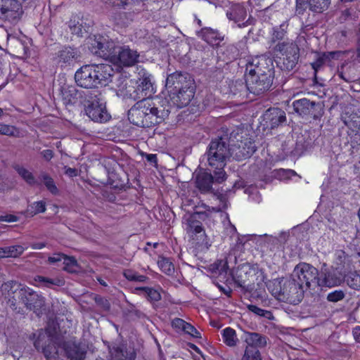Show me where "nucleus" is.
<instances>
[{
    "instance_id": "1",
    "label": "nucleus",
    "mask_w": 360,
    "mask_h": 360,
    "mask_svg": "<svg viewBox=\"0 0 360 360\" xmlns=\"http://www.w3.org/2000/svg\"><path fill=\"white\" fill-rule=\"evenodd\" d=\"M169 105L160 104L158 98L139 101L128 112L129 120L134 125L150 127L162 122L170 112Z\"/></svg>"
},
{
    "instance_id": "2",
    "label": "nucleus",
    "mask_w": 360,
    "mask_h": 360,
    "mask_svg": "<svg viewBox=\"0 0 360 360\" xmlns=\"http://www.w3.org/2000/svg\"><path fill=\"white\" fill-rule=\"evenodd\" d=\"M165 89L168 94L169 106L181 108L193 98L195 85L193 78L188 73L174 72L167 75Z\"/></svg>"
},
{
    "instance_id": "3",
    "label": "nucleus",
    "mask_w": 360,
    "mask_h": 360,
    "mask_svg": "<svg viewBox=\"0 0 360 360\" xmlns=\"http://www.w3.org/2000/svg\"><path fill=\"white\" fill-rule=\"evenodd\" d=\"M267 59L264 56H255L248 60L245 70V84L248 91L260 94L269 89L273 79L266 66Z\"/></svg>"
},
{
    "instance_id": "4",
    "label": "nucleus",
    "mask_w": 360,
    "mask_h": 360,
    "mask_svg": "<svg viewBox=\"0 0 360 360\" xmlns=\"http://www.w3.org/2000/svg\"><path fill=\"white\" fill-rule=\"evenodd\" d=\"M202 210L195 211L193 214H186L183 217V225L184 230L189 238V240L196 247L200 250H207L210 246V240L205 234V231L202 226V222L198 219H202V217L207 212H219V208L211 207L205 203L201 204Z\"/></svg>"
},
{
    "instance_id": "5",
    "label": "nucleus",
    "mask_w": 360,
    "mask_h": 360,
    "mask_svg": "<svg viewBox=\"0 0 360 360\" xmlns=\"http://www.w3.org/2000/svg\"><path fill=\"white\" fill-rule=\"evenodd\" d=\"M268 289L278 300L292 304L301 302L304 292L303 285L300 284L294 277L285 281L274 280L268 284Z\"/></svg>"
},
{
    "instance_id": "6",
    "label": "nucleus",
    "mask_w": 360,
    "mask_h": 360,
    "mask_svg": "<svg viewBox=\"0 0 360 360\" xmlns=\"http://www.w3.org/2000/svg\"><path fill=\"white\" fill-rule=\"evenodd\" d=\"M232 153L231 149L222 140L217 139L212 141L207 151V161L209 165L214 168V179L218 183H221L226 180V173L224 167L226 165V159Z\"/></svg>"
},
{
    "instance_id": "7",
    "label": "nucleus",
    "mask_w": 360,
    "mask_h": 360,
    "mask_svg": "<svg viewBox=\"0 0 360 360\" xmlns=\"http://www.w3.org/2000/svg\"><path fill=\"white\" fill-rule=\"evenodd\" d=\"M84 107L86 115L94 122H105L110 118L106 109V102L101 93L87 95Z\"/></svg>"
},
{
    "instance_id": "8",
    "label": "nucleus",
    "mask_w": 360,
    "mask_h": 360,
    "mask_svg": "<svg viewBox=\"0 0 360 360\" xmlns=\"http://www.w3.org/2000/svg\"><path fill=\"white\" fill-rule=\"evenodd\" d=\"M294 277L300 284H302L304 289L315 288L319 287V274L315 267L307 263H300L292 272Z\"/></svg>"
},
{
    "instance_id": "9",
    "label": "nucleus",
    "mask_w": 360,
    "mask_h": 360,
    "mask_svg": "<svg viewBox=\"0 0 360 360\" xmlns=\"http://www.w3.org/2000/svg\"><path fill=\"white\" fill-rule=\"evenodd\" d=\"M34 345L37 349H41L47 360H58V347L50 331L39 330Z\"/></svg>"
},
{
    "instance_id": "10",
    "label": "nucleus",
    "mask_w": 360,
    "mask_h": 360,
    "mask_svg": "<svg viewBox=\"0 0 360 360\" xmlns=\"http://www.w3.org/2000/svg\"><path fill=\"white\" fill-rule=\"evenodd\" d=\"M276 50L280 52L282 58V68L286 70H292L299 58V48L297 45L292 41H284L279 43L276 46Z\"/></svg>"
},
{
    "instance_id": "11",
    "label": "nucleus",
    "mask_w": 360,
    "mask_h": 360,
    "mask_svg": "<svg viewBox=\"0 0 360 360\" xmlns=\"http://www.w3.org/2000/svg\"><path fill=\"white\" fill-rule=\"evenodd\" d=\"M110 60L117 66H132L139 62V55L136 51L128 46L113 47L109 53Z\"/></svg>"
},
{
    "instance_id": "12",
    "label": "nucleus",
    "mask_w": 360,
    "mask_h": 360,
    "mask_svg": "<svg viewBox=\"0 0 360 360\" xmlns=\"http://www.w3.org/2000/svg\"><path fill=\"white\" fill-rule=\"evenodd\" d=\"M138 84L137 88L134 89V99H146L155 93L152 82V76L143 68H137Z\"/></svg>"
},
{
    "instance_id": "13",
    "label": "nucleus",
    "mask_w": 360,
    "mask_h": 360,
    "mask_svg": "<svg viewBox=\"0 0 360 360\" xmlns=\"http://www.w3.org/2000/svg\"><path fill=\"white\" fill-rule=\"evenodd\" d=\"M96 71L94 64L84 65L78 69L75 74V79L77 84L86 89L96 88L95 79ZM98 73V71H97Z\"/></svg>"
},
{
    "instance_id": "14",
    "label": "nucleus",
    "mask_w": 360,
    "mask_h": 360,
    "mask_svg": "<svg viewBox=\"0 0 360 360\" xmlns=\"http://www.w3.org/2000/svg\"><path fill=\"white\" fill-rule=\"evenodd\" d=\"M12 293L20 297L22 302L30 309L40 308L44 303V298L29 288H15Z\"/></svg>"
},
{
    "instance_id": "15",
    "label": "nucleus",
    "mask_w": 360,
    "mask_h": 360,
    "mask_svg": "<svg viewBox=\"0 0 360 360\" xmlns=\"http://www.w3.org/2000/svg\"><path fill=\"white\" fill-rule=\"evenodd\" d=\"M1 15L9 21L18 20L22 13V6L16 0H1Z\"/></svg>"
},
{
    "instance_id": "16",
    "label": "nucleus",
    "mask_w": 360,
    "mask_h": 360,
    "mask_svg": "<svg viewBox=\"0 0 360 360\" xmlns=\"http://www.w3.org/2000/svg\"><path fill=\"white\" fill-rule=\"evenodd\" d=\"M89 49L94 54L101 56L109 57V53H111L112 43H105V39L102 37H89L87 40Z\"/></svg>"
},
{
    "instance_id": "17",
    "label": "nucleus",
    "mask_w": 360,
    "mask_h": 360,
    "mask_svg": "<svg viewBox=\"0 0 360 360\" xmlns=\"http://www.w3.org/2000/svg\"><path fill=\"white\" fill-rule=\"evenodd\" d=\"M330 4V0H296V11L299 14L303 13L307 6L315 13H322L326 10Z\"/></svg>"
},
{
    "instance_id": "18",
    "label": "nucleus",
    "mask_w": 360,
    "mask_h": 360,
    "mask_svg": "<svg viewBox=\"0 0 360 360\" xmlns=\"http://www.w3.org/2000/svg\"><path fill=\"white\" fill-rule=\"evenodd\" d=\"M94 68L96 72L98 70V73H96L98 79H94L96 88L108 85L112 81L113 76V69L111 65L103 63L94 64Z\"/></svg>"
},
{
    "instance_id": "19",
    "label": "nucleus",
    "mask_w": 360,
    "mask_h": 360,
    "mask_svg": "<svg viewBox=\"0 0 360 360\" xmlns=\"http://www.w3.org/2000/svg\"><path fill=\"white\" fill-rule=\"evenodd\" d=\"M341 282V278L337 275L333 269L326 268V266L322 268L319 274V287L332 288L340 285Z\"/></svg>"
},
{
    "instance_id": "20",
    "label": "nucleus",
    "mask_w": 360,
    "mask_h": 360,
    "mask_svg": "<svg viewBox=\"0 0 360 360\" xmlns=\"http://www.w3.org/2000/svg\"><path fill=\"white\" fill-rule=\"evenodd\" d=\"M232 153L237 160H242L249 158L256 150L255 144L249 139L240 141L237 146L231 148Z\"/></svg>"
},
{
    "instance_id": "21",
    "label": "nucleus",
    "mask_w": 360,
    "mask_h": 360,
    "mask_svg": "<svg viewBox=\"0 0 360 360\" xmlns=\"http://www.w3.org/2000/svg\"><path fill=\"white\" fill-rule=\"evenodd\" d=\"M79 57V52L77 49L65 47L58 52L56 62L61 67H65L73 64Z\"/></svg>"
},
{
    "instance_id": "22",
    "label": "nucleus",
    "mask_w": 360,
    "mask_h": 360,
    "mask_svg": "<svg viewBox=\"0 0 360 360\" xmlns=\"http://www.w3.org/2000/svg\"><path fill=\"white\" fill-rule=\"evenodd\" d=\"M227 17L238 24V27H245L248 25V20H245L247 11L243 5L238 4H234L226 13Z\"/></svg>"
},
{
    "instance_id": "23",
    "label": "nucleus",
    "mask_w": 360,
    "mask_h": 360,
    "mask_svg": "<svg viewBox=\"0 0 360 360\" xmlns=\"http://www.w3.org/2000/svg\"><path fill=\"white\" fill-rule=\"evenodd\" d=\"M213 179L214 177L209 173H200L195 179L196 186L202 193L208 192L212 188Z\"/></svg>"
},
{
    "instance_id": "24",
    "label": "nucleus",
    "mask_w": 360,
    "mask_h": 360,
    "mask_svg": "<svg viewBox=\"0 0 360 360\" xmlns=\"http://www.w3.org/2000/svg\"><path fill=\"white\" fill-rule=\"evenodd\" d=\"M266 119L269 120V124L271 128L276 127L278 124L285 121V113L279 108L269 109L265 114Z\"/></svg>"
},
{
    "instance_id": "25",
    "label": "nucleus",
    "mask_w": 360,
    "mask_h": 360,
    "mask_svg": "<svg viewBox=\"0 0 360 360\" xmlns=\"http://www.w3.org/2000/svg\"><path fill=\"white\" fill-rule=\"evenodd\" d=\"M314 103L307 98L295 101L292 103L294 110L300 115H306L310 113L314 107Z\"/></svg>"
},
{
    "instance_id": "26",
    "label": "nucleus",
    "mask_w": 360,
    "mask_h": 360,
    "mask_svg": "<svg viewBox=\"0 0 360 360\" xmlns=\"http://www.w3.org/2000/svg\"><path fill=\"white\" fill-rule=\"evenodd\" d=\"M65 352L71 360H83L86 353L85 348L76 344L68 346L65 349Z\"/></svg>"
},
{
    "instance_id": "27",
    "label": "nucleus",
    "mask_w": 360,
    "mask_h": 360,
    "mask_svg": "<svg viewBox=\"0 0 360 360\" xmlns=\"http://www.w3.org/2000/svg\"><path fill=\"white\" fill-rule=\"evenodd\" d=\"M202 38L212 46L219 44L224 39L223 36L218 31L211 28H206L203 30Z\"/></svg>"
},
{
    "instance_id": "28",
    "label": "nucleus",
    "mask_w": 360,
    "mask_h": 360,
    "mask_svg": "<svg viewBox=\"0 0 360 360\" xmlns=\"http://www.w3.org/2000/svg\"><path fill=\"white\" fill-rule=\"evenodd\" d=\"M222 340L229 347H235L238 342L236 332L234 329L227 327L221 331Z\"/></svg>"
},
{
    "instance_id": "29",
    "label": "nucleus",
    "mask_w": 360,
    "mask_h": 360,
    "mask_svg": "<svg viewBox=\"0 0 360 360\" xmlns=\"http://www.w3.org/2000/svg\"><path fill=\"white\" fill-rule=\"evenodd\" d=\"M69 27L73 34L79 37H82L84 33L87 32L86 27L83 26L82 20L78 16H74L70 19Z\"/></svg>"
},
{
    "instance_id": "30",
    "label": "nucleus",
    "mask_w": 360,
    "mask_h": 360,
    "mask_svg": "<svg viewBox=\"0 0 360 360\" xmlns=\"http://www.w3.org/2000/svg\"><path fill=\"white\" fill-rule=\"evenodd\" d=\"M117 87L118 94L124 96H129L134 98V87L129 85L128 80L127 79L120 78L117 80Z\"/></svg>"
},
{
    "instance_id": "31",
    "label": "nucleus",
    "mask_w": 360,
    "mask_h": 360,
    "mask_svg": "<svg viewBox=\"0 0 360 360\" xmlns=\"http://www.w3.org/2000/svg\"><path fill=\"white\" fill-rule=\"evenodd\" d=\"M240 360H262V359L257 348L247 345Z\"/></svg>"
},
{
    "instance_id": "32",
    "label": "nucleus",
    "mask_w": 360,
    "mask_h": 360,
    "mask_svg": "<svg viewBox=\"0 0 360 360\" xmlns=\"http://www.w3.org/2000/svg\"><path fill=\"white\" fill-rule=\"evenodd\" d=\"M288 23L286 22H283L278 27H274L271 31V40L274 42L278 40L283 39L287 33Z\"/></svg>"
},
{
    "instance_id": "33",
    "label": "nucleus",
    "mask_w": 360,
    "mask_h": 360,
    "mask_svg": "<svg viewBox=\"0 0 360 360\" xmlns=\"http://www.w3.org/2000/svg\"><path fill=\"white\" fill-rule=\"evenodd\" d=\"M248 345L255 347L256 348L263 347L266 345V338L258 333H251L247 339Z\"/></svg>"
},
{
    "instance_id": "34",
    "label": "nucleus",
    "mask_w": 360,
    "mask_h": 360,
    "mask_svg": "<svg viewBox=\"0 0 360 360\" xmlns=\"http://www.w3.org/2000/svg\"><path fill=\"white\" fill-rule=\"evenodd\" d=\"M347 285L352 289H360V274L356 271L349 273L345 277Z\"/></svg>"
},
{
    "instance_id": "35",
    "label": "nucleus",
    "mask_w": 360,
    "mask_h": 360,
    "mask_svg": "<svg viewBox=\"0 0 360 360\" xmlns=\"http://www.w3.org/2000/svg\"><path fill=\"white\" fill-rule=\"evenodd\" d=\"M15 169L27 184L30 185L35 184V179L31 172L20 165L15 166Z\"/></svg>"
},
{
    "instance_id": "36",
    "label": "nucleus",
    "mask_w": 360,
    "mask_h": 360,
    "mask_svg": "<svg viewBox=\"0 0 360 360\" xmlns=\"http://www.w3.org/2000/svg\"><path fill=\"white\" fill-rule=\"evenodd\" d=\"M34 282L37 283V285L42 287H50L52 285H60L62 281L59 279H51L41 276H37L34 278Z\"/></svg>"
},
{
    "instance_id": "37",
    "label": "nucleus",
    "mask_w": 360,
    "mask_h": 360,
    "mask_svg": "<svg viewBox=\"0 0 360 360\" xmlns=\"http://www.w3.org/2000/svg\"><path fill=\"white\" fill-rule=\"evenodd\" d=\"M158 264L160 270L167 275H170L174 271L173 264L167 258L160 257L158 261Z\"/></svg>"
},
{
    "instance_id": "38",
    "label": "nucleus",
    "mask_w": 360,
    "mask_h": 360,
    "mask_svg": "<svg viewBox=\"0 0 360 360\" xmlns=\"http://www.w3.org/2000/svg\"><path fill=\"white\" fill-rule=\"evenodd\" d=\"M26 249L27 248L19 245L5 247L6 257H17L21 255Z\"/></svg>"
},
{
    "instance_id": "39",
    "label": "nucleus",
    "mask_w": 360,
    "mask_h": 360,
    "mask_svg": "<svg viewBox=\"0 0 360 360\" xmlns=\"http://www.w3.org/2000/svg\"><path fill=\"white\" fill-rule=\"evenodd\" d=\"M63 264L65 265L64 269L72 272L75 271V267L77 266V262L73 257H69L66 255H64L63 259Z\"/></svg>"
},
{
    "instance_id": "40",
    "label": "nucleus",
    "mask_w": 360,
    "mask_h": 360,
    "mask_svg": "<svg viewBox=\"0 0 360 360\" xmlns=\"http://www.w3.org/2000/svg\"><path fill=\"white\" fill-rule=\"evenodd\" d=\"M141 290L145 292L148 298L151 301H158L161 299L160 292L155 289L150 288H143Z\"/></svg>"
},
{
    "instance_id": "41",
    "label": "nucleus",
    "mask_w": 360,
    "mask_h": 360,
    "mask_svg": "<svg viewBox=\"0 0 360 360\" xmlns=\"http://www.w3.org/2000/svg\"><path fill=\"white\" fill-rule=\"evenodd\" d=\"M345 297V293L341 290H336L328 294L327 300L329 302H337Z\"/></svg>"
},
{
    "instance_id": "42",
    "label": "nucleus",
    "mask_w": 360,
    "mask_h": 360,
    "mask_svg": "<svg viewBox=\"0 0 360 360\" xmlns=\"http://www.w3.org/2000/svg\"><path fill=\"white\" fill-rule=\"evenodd\" d=\"M115 360H134L135 355L134 353H130L129 354H124L127 353L122 349H115Z\"/></svg>"
},
{
    "instance_id": "43",
    "label": "nucleus",
    "mask_w": 360,
    "mask_h": 360,
    "mask_svg": "<svg viewBox=\"0 0 360 360\" xmlns=\"http://www.w3.org/2000/svg\"><path fill=\"white\" fill-rule=\"evenodd\" d=\"M327 64V58H326L324 53L319 54L316 60L311 63L312 68L315 72H317L323 65Z\"/></svg>"
},
{
    "instance_id": "44",
    "label": "nucleus",
    "mask_w": 360,
    "mask_h": 360,
    "mask_svg": "<svg viewBox=\"0 0 360 360\" xmlns=\"http://www.w3.org/2000/svg\"><path fill=\"white\" fill-rule=\"evenodd\" d=\"M124 276L129 281H143L146 278L144 276L138 275L136 272L129 269L124 271Z\"/></svg>"
},
{
    "instance_id": "45",
    "label": "nucleus",
    "mask_w": 360,
    "mask_h": 360,
    "mask_svg": "<svg viewBox=\"0 0 360 360\" xmlns=\"http://www.w3.org/2000/svg\"><path fill=\"white\" fill-rule=\"evenodd\" d=\"M17 133V129L13 126L0 124V134L7 136H15Z\"/></svg>"
},
{
    "instance_id": "46",
    "label": "nucleus",
    "mask_w": 360,
    "mask_h": 360,
    "mask_svg": "<svg viewBox=\"0 0 360 360\" xmlns=\"http://www.w3.org/2000/svg\"><path fill=\"white\" fill-rule=\"evenodd\" d=\"M248 308L250 311H252V312L255 313V314L259 315L260 316H264V317L269 318V316H271L270 311L260 309L258 307H257L256 305L250 304V305H248Z\"/></svg>"
},
{
    "instance_id": "47",
    "label": "nucleus",
    "mask_w": 360,
    "mask_h": 360,
    "mask_svg": "<svg viewBox=\"0 0 360 360\" xmlns=\"http://www.w3.org/2000/svg\"><path fill=\"white\" fill-rule=\"evenodd\" d=\"M44 183L50 192H51L52 193H57L58 189L53 182V180L51 177L48 176H44Z\"/></svg>"
},
{
    "instance_id": "48",
    "label": "nucleus",
    "mask_w": 360,
    "mask_h": 360,
    "mask_svg": "<svg viewBox=\"0 0 360 360\" xmlns=\"http://www.w3.org/2000/svg\"><path fill=\"white\" fill-rule=\"evenodd\" d=\"M184 332L191 335L195 338H200V333L196 330V328L191 325L190 323H187V326L185 327Z\"/></svg>"
},
{
    "instance_id": "49",
    "label": "nucleus",
    "mask_w": 360,
    "mask_h": 360,
    "mask_svg": "<svg viewBox=\"0 0 360 360\" xmlns=\"http://www.w3.org/2000/svg\"><path fill=\"white\" fill-rule=\"evenodd\" d=\"M187 323H188L184 321L183 319L176 318L172 321V326L173 328L177 330H181L184 331L185 327L187 326Z\"/></svg>"
},
{
    "instance_id": "50",
    "label": "nucleus",
    "mask_w": 360,
    "mask_h": 360,
    "mask_svg": "<svg viewBox=\"0 0 360 360\" xmlns=\"http://www.w3.org/2000/svg\"><path fill=\"white\" fill-rule=\"evenodd\" d=\"M342 53L340 51H332L324 53L326 58H327V62L328 65H332L331 62L333 60L338 59Z\"/></svg>"
},
{
    "instance_id": "51",
    "label": "nucleus",
    "mask_w": 360,
    "mask_h": 360,
    "mask_svg": "<svg viewBox=\"0 0 360 360\" xmlns=\"http://www.w3.org/2000/svg\"><path fill=\"white\" fill-rule=\"evenodd\" d=\"M133 0H108L110 4L116 7H124L129 5Z\"/></svg>"
},
{
    "instance_id": "52",
    "label": "nucleus",
    "mask_w": 360,
    "mask_h": 360,
    "mask_svg": "<svg viewBox=\"0 0 360 360\" xmlns=\"http://www.w3.org/2000/svg\"><path fill=\"white\" fill-rule=\"evenodd\" d=\"M34 213L44 212L46 210L45 203L42 201L36 202L33 204Z\"/></svg>"
},
{
    "instance_id": "53",
    "label": "nucleus",
    "mask_w": 360,
    "mask_h": 360,
    "mask_svg": "<svg viewBox=\"0 0 360 360\" xmlns=\"http://www.w3.org/2000/svg\"><path fill=\"white\" fill-rule=\"evenodd\" d=\"M65 255L54 254L53 256L49 257V262L50 263H56L58 262L63 261Z\"/></svg>"
},
{
    "instance_id": "54",
    "label": "nucleus",
    "mask_w": 360,
    "mask_h": 360,
    "mask_svg": "<svg viewBox=\"0 0 360 360\" xmlns=\"http://www.w3.org/2000/svg\"><path fill=\"white\" fill-rule=\"evenodd\" d=\"M235 282L237 283V285L243 288H245L247 286L246 281L243 278H242L241 275H238L236 277H234Z\"/></svg>"
},
{
    "instance_id": "55",
    "label": "nucleus",
    "mask_w": 360,
    "mask_h": 360,
    "mask_svg": "<svg viewBox=\"0 0 360 360\" xmlns=\"http://www.w3.org/2000/svg\"><path fill=\"white\" fill-rule=\"evenodd\" d=\"M41 154L47 161L50 160L53 156V153L51 150H44L41 153Z\"/></svg>"
},
{
    "instance_id": "56",
    "label": "nucleus",
    "mask_w": 360,
    "mask_h": 360,
    "mask_svg": "<svg viewBox=\"0 0 360 360\" xmlns=\"http://www.w3.org/2000/svg\"><path fill=\"white\" fill-rule=\"evenodd\" d=\"M18 219L17 217L14 215H6L4 217H0V221H8V222H14Z\"/></svg>"
},
{
    "instance_id": "57",
    "label": "nucleus",
    "mask_w": 360,
    "mask_h": 360,
    "mask_svg": "<svg viewBox=\"0 0 360 360\" xmlns=\"http://www.w3.org/2000/svg\"><path fill=\"white\" fill-rule=\"evenodd\" d=\"M353 335L355 340L360 343V326L356 327L353 330Z\"/></svg>"
},
{
    "instance_id": "58",
    "label": "nucleus",
    "mask_w": 360,
    "mask_h": 360,
    "mask_svg": "<svg viewBox=\"0 0 360 360\" xmlns=\"http://www.w3.org/2000/svg\"><path fill=\"white\" fill-rule=\"evenodd\" d=\"M65 173L71 177L76 176L77 175V171L75 169L70 167L65 168Z\"/></svg>"
},
{
    "instance_id": "59",
    "label": "nucleus",
    "mask_w": 360,
    "mask_h": 360,
    "mask_svg": "<svg viewBox=\"0 0 360 360\" xmlns=\"http://www.w3.org/2000/svg\"><path fill=\"white\" fill-rule=\"evenodd\" d=\"M45 247V243H34L31 245V248L34 250H40Z\"/></svg>"
},
{
    "instance_id": "60",
    "label": "nucleus",
    "mask_w": 360,
    "mask_h": 360,
    "mask_svg": "<svg viewBox=\"0 0 360 360\" xmlns=\"http://www.w3.org/2000/svg\"><path fill=\"white\" fill-rule=\"evenodd\" d=\"M13 282H11V283L9 282V283H4L2 285V290H6L9 288H13L15 286L18 287V285H17L16 283H14V285H13Z\"/></svg>"
},
{
    "instance_id": "61",
    "label": "nucleus",
    "mask_w": 360,
    "mask_h": 360,
    "mask_svg": "<svg viewBox=\"0 0 360 360\" xmlns=\"http://www.w3.org/2000/svg\"><path fill=\"white\" fill-rule=\"evenodd\" d=\"M338 76L342 79L343 80L346 81V82H349L350 80V78L349 77H347L345 75V73L343 72V67L342 68L341 70H340L338 72Z\"/></svg>"
},
{
    "instance_id": "62",
    "label": "nucleus",
    "mask_w": 360,
    "mask_h": 360,
    "mask_svg": "<svg viewBox=\"0 0 360 360\" xmlns=\"http://www.w3.org/2000/svg\"><path fill=\"white\" fill-rule=\"evenodd\" d=\"M243 187V181L239 180V181H237L235 182V184H234V185L233 186V188L234 190H236V189H240V188H241Z\"/></svg>"
},
{
    "instance_id": "63",
    "label": "nucleus",
    "mask_w": 360,
    "mask_h": 360,
    "mask_svg": "<svg viewBox=\"0 0 360 360\" xmlns=\"http://www.w3.org/2000/svg\"><path fill=\"white\" fill-rule=\"evenodd\" d=\"M147 159H148V160H149L151 162H156V161H157L156 155H154V154L148 155Z\"/></svg>"
},
{
    "instance_id": "64",
    "label": "nucleus",
    "mask_w": 360,
    "mask_h": 360,
    "mask_svg": "<svg viewBox=\"0 0 360 360\" xmlns=\"http://www.w3.org/2000/svg\"><path fill=\"white\" fill-rule=\"evenodd\" d=\"M5 247L4 248H0V258L6 257L5 255Z\"/></svg>"
}]
</instances>
